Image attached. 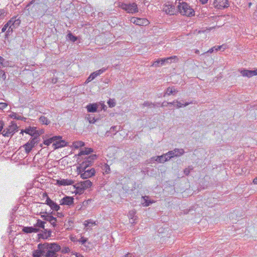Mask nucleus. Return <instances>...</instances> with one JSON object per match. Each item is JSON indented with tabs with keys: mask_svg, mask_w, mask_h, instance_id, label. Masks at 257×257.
<instances>
[{
	"mask_svg": "<svg viewBox=\"0 0 257 257\" xmlns=\"http://www.w3.org/2000/svg\"><path fill=\"white\" fill-rule=\"evenodd\" d=\"M163 11L167 14L170 15H174L175 12V7L170 5H166L163 8Z\"/></svg>",
	"mask_w": 257,
	"mask_h": 257,
	"instance_id": "dca6fc26",
	"label": "nucleus"
},
{
	"mask_svg": "<svg viewBox=\"0 0 257 257\" xmlns=\"http://www.w3.org/2000/svg\"><path fill=\"white\" fill-rule=\"evenodd\" d=\"M45 223V222L42 221L40 219H38L37 222L36 224L37 225V226H38V227L42 228L44 230Z\"/></svg>",
	"mask_w": 257,
	"mask_h": 257,
	"instance_id": "c9c22d12",
	"label": "nucleus"
},
{
	"mask_svg": "<svg viewBox=\"0 0 257 257\" xmlns=\"http://www.w3.org/2000/svg\"><path fill=\"white\" fill-rule=\"evenodd\" d=\"M93 152V150L91 148H85L83 150L80 151L78 154L79 156L84 155H88Z\"/></svg>",
	"mask_w": 257,
	"mask_h": 257,
	"instance_id": "5701e85b",
	"label": "nucleus"
},
{
	"mask_svg": "<svg viewBox=\"0 0 257 257\" xmlns=\"http://www.w3.org/2000/svg\"><path fill=\"white\" fill-rule=\"evenodd\" d=\"M106 70V68H102L98 70L93 72L87 78V79H86V80L85 81V83H87L89 82H90L91 81H92V80L95 79L97 76H99L102 73L104 72Z\"/></svg>",
	"mask_w": 257,
	"mask_h": 257,
	"instance_id": "1a4fd4ad",
	"label": "nucleus"
},
{
	"mask_svg": "<svg viewBox=\"0 0 257 257\" xmlns=\"http://www.w3.org/2000/svg\"><path fill=\"white\" fill-rule=\"evenodd\" d=\"M87 118L90 123H94L96 121V119L92 114H89Z\"/></svg>",
	"mask_w": 257,
	"mask_h": 257,
	"instance_id": "a19ab883",
	"label": "nucleus"
},
{
	"mask_svg": "<svg viewBox=\"0 0 257 257\" xmlns=\"http://www.w3.org/2000/svg\"><path fill=\"white\" fill-rule=\"evenodd\" d=\"M76 257H84L82 255L79 254V253H77L76 254Z\"/></svg>",
	"mask_w": 257,
	"mask_h": 257,
	"instance_id": "338daca9",
	"label": "nucleus"
},
{
	"mask_svg": "<svg viewBox=\"0 0 257 257\" xmlns=\"http://www.w3.org/2000/svg\"><path fill=\"white\" fill-rule=\"evenodd\" d=\"M157 103H153L149 101H146L142 104L144 106H147L150 107H155Z\"/></svg>",
	"mask_w": 257,
	"mask_h": 257,
	"instance_id": "473e14b6",
	"label": "nucleus"
},
{
	"mask_svg": "<svg viewBox=\"0 0 257 257\" xmlns=\"http://www.w3.org/2000/svg\"><path fill=\"white\" fill-rule=\"evenodd\" d=\"M52 231L51 230H48L44 229V230L42 233L38 234L39 238H43L44 239H47L51 236Z\"/></svg>",
	"mask_w": 257,
	"mask_h": 257,
	"instance_id": "412c9836",
	"label": "nucleus"
},
{
	"mask_svg": "<svg viewBox=\"0 0 257 257\" xmlns=\"http://www.w3.org/2000/svg\"><path fill=\"white\" fill-rule=\"evenodd\" d=\"M87 238H84L83 237H81L78 240V241L80 242L82 244L84 245V244L87 242Z\"/></svg>",
	"mask_w": 257,
	"mask_h": 257,
	"instance_id": "49530a36",
	"label": "nucleus"
},
{
	"mask_svg": "<svg viewBox=\"0 0 257 257\" xmlns=\"http://www.w3.org/2000/svg\"><path fill=\"white\" fill-rule=\"evenodd\" d=\"M60 205L71 206L74 204V198L73 197L65 196L60 201Z\"/></svg>",
	"mask_w": 257,
	"mask_h": 257,
	"instance_id": "9d476101",
	"label": "nucleus"
},
{
	"mask_svg": "<svg viewBox=\"0 0 257 257\" xmlns=\"http://www.w3.org/2000/svg\"><path fill=\"white\" fill-rule=\"evenodd\" d=\"M107 104L109 107H113L115 105L116 103L114 99H109L107 101Z\"/></svg>",
	"mask_w": 257,
	"mask_h": 257,
	"instance_id": "ea45409f",
	"label": "nucleus"
},
{
	"mask_svg": "<svg viewBox=\"0 0 257 257\" xmlns=\"http://www.w3.org/2000/svg\"><path fill=\"white\" fill-rule=\"evenodd\" d=\"M9 65V61L6 60L3 57L0 56V68L1 67H7Z\"/></svg>",
	"mask_w": 257,
	"mask_h": 257,
	"instance_id": "7c9ffc66",
	"label": "nucleus"
},
{
	"mask_svg": "<svg viewBox=\"0 0 257 257\" xmlns=\"http://www.w3.org/2000/svg\"><path fill=\"white\" fill-rule=\"evenodd\" d=\"M156 158H157V156L156 157H152L151 158V162L152 163V162H154L155 161H156Z\"/></svg>",
	"mask_w": 257,
	"mask_h": 257,
	"instance_id": "680f3d73",
	"label": "nucleus"
},
{
	"mask_svg": "<svg viewBox=\"0 0 257 257\" xmlns=\"http://www.w3.org/2000/svg\"><path fill=\"white\" fill-rule=\"evenodd\" d=\"M25 132L26 133V134H29L30 135H31L32 137L35 136L36 135V134H39V133L38 132V131H34V130L30 128V129H26L25 131Z\"/></svg>",
	"mask_w": 257,
	"mask_h": 257,
	"instance_id": "e433bc0d",
	"label": "nucleus"
},
{
	"mask_svg": "<svg viewBox=\"0 0 257 257\" xmlns=\"http://www.w3.org/2000/svg\"><path fill=\"white\" fill-rule=\"evenodd\" d=\"M156 161L158 163H164L167 161V159L165 158V156L164 154L161 156H157Z\"/></svg>",
	"mask_w": 257,
	"mask_h": 257,
	"instance_id": "c85d7f7f",
	"label": "nucleus"
},
{
	"mask_svg": "<svg viewBox=\"0 0 257 257\" xmlns=\"http://www.w3.org/2000/svg\"><path fill=\"white\" fill-rule=\"evenodd\" d=\"M14 17L11 18L5 25H4V27H5L6 28H8V27L9 28L10 26H11L12 23L13 22V21L14 20Z\"/></svg>",
	"mask_w": 257,
	"mask_h": 257,
	"instance_id": "de8ad7c7",
	"label": "nucleus"
},
{
	"mask_svg": "<svg viewBox=\"0 0 257 257\" xmlns=\"http://www.w3.org/2000/svg\"><path fill=\"white\" fill-rule=\"evenodd\" d=\"M198 151L201 153H205V150L203 149H200Z\"/></svg>",
	"mask_w": 257,
	"mask_h": 257,
	"instance_id": "774afa93",
	"label": "nucleus"
},
{
	"mask_svg": "<svg viewBox=\"0 0 257 257\" xmlns=\"http://www.w3.org/2000/svg\"><path fill=\"white\" fill-rule=\"evenodd\" d=\"M161 63H162L161 59H157V60L153 62L152 66H155V67H160L161 66Z\"/></svg>",
	"mask_w": 257,
	"mask_h": 257,
	"instance_id": "c03bdc74",
	"label": "nucleus"
},
{
	"mask_svg": "<svg viewBox=\"0 0 257 257\" xmlns=\"http://www.w3.org/2000/svg\"><path fill=\"white\" fill-rule=\"evenodd\" d=\"M40 133L39 134H36V135L32 137L30 140H29L30 143L34 147L35 144H37L38 142L40 141Z\"/></svg>",
	"mask_w": 257,
	"mask_h": 257,
	"instance_id": "b1692460",
	"label": "nucleus"
},
{
	"mask_svg": "<svg viewBox=\"0 0 257 257\" xmlns=\"http://www.w3.org/2000/svg\"><path fill=\"white\" fill-rule=\"evenodd\" d=\"M61 246L55 242L39 243L38 249L33 252V257H58Z\"/></svg>",
	"mask_w": 257,
	"mask_h": 257,
	"instance_id": "f257e3e1",
	"label": "nucleus"
},
{
	"mask_svg": "<svg viewBox=\"0 0 257 257\" xmlns=\"http://www.w3.org/2000/svg\"><path fill=\"white\" fill-rule=\"evenodd\" d=\"M209 4L218 9H222L228 7V0H210Z\"/></svg>",
	"mask_w": 257,
	"mask_h": 257,
	"instance_id": "39448f33",
	"label": "nucleus"
},
{
	"mask_svg": "<svg viewBox=\"0 0 257 257\" xmlns=\"http://www.w3.org/2000/svg\"><path fill=\"white\" fill-rule=\"evenodd\" d=\"M69 251V248L68 247H65L63 250H62V252L63 253H66V252H68V251Z\"/></svg>",
	"mask_w": 257,
	"mask_h": 257,
	"instance_id": "bf43d9fd",
	"label": "nucleus"
},
{
	"mask_svg": "<svg viewBox=\"0 0 257 257\" xmlns=\"http://www.w3.org/2000/svg\"><path fill=\"white\" fill-rule=\"evenodd\" d=\"M223 45H221V46H215L213 48H211V49H210L207 52L208 53H212L214 50L216 51H217L218 50H220L221 49V48H223V49H225V48L223 47Z\"/></svg>",
	"mask_w": 257,
	"mask_h": 257,
	"instance_id": "72a5a7b5",
	"label": "nucleus"
},
{
	"mask_svg": "<svg viewBox=\"0 0 257 257\" xmlns=\"http://www.w3.org/2000/svg\"><path fill=\"white\" fill-rule=\"evenodd\" d=\"M96 158V155H91L85 158V160L80 164L79 166L81 167V168L86 169L87 167L92 165L93 161Z\"/></svg>",
	"mask_w": 257,
	"mask_h": 257,
	"instance_id": "423d86ee",
	"label": "nucleus"
},
{
	"mask_svg": "<svg viewBox=\"0 0 257 257\" xmlns=\"http://www.w3.org/2000/svg\"><path fill=\"white\" fill-rule=\"evenodd\" d=\"M119 7L130 14H134L138 12L137 5L134 3L128 4L121 3Z\"/></svg>",
	"mask_w": 257,
	"mask_h": 257,
	"instance_id": "20e7f679",
	"label": "nucleus"
},
{
	"mask_svg": "<svg viewBox=\"0 0 257 257\" xmlns=\"http://www.w3.org/2000/svg\"><path fill=\"white\" fill-rule=\"evenodd\" d=\"M105 172L106 173H109L110 171V168H109V166L106 164L105 166Z\"/></svg>",
	"mask_w": 257,
	"mask_h": 257,
	"instance_id": "6e6d98bb",
	"label": "nucleus"
},
{
	"mask_svg": "<svg viewBox=\"0 0 257 257\" xmlns=\"http://www.w3.org/2000/svg\"><path fill=\"white\" fill-rule=\"evenodd\" d=\"M121 129V127L120 125L112 126L110 127L109 131L106 132L105 136L108 137L111 133H113V135H115L117 132L120 131Z\"/></svg>",
	"mask_w": 257,
	"mask_h": 257,
	"instance_id": "6ab92c4d",
	"label": "nucleus"
},
{
	"mask_svg": "<svg viewBox=\"0 0 257 257\" xmlns=\"http://www.w3.org/2000/svg\"><path fill=\"white\" fill-rule=\"evenodd\" d=\"M177 92L178 90L175 88V86L169 87L166 89L163 96H165L166 95H175Z\"/></svg>",
	"mask_w": 257,
	"mask_h": 257,
	"instance_id": "a211bd4d",
	"label": "nucleus"
},
{
	"mask_svg": "<svg viewBox=\"0 0 257 257\" xmlns=\"http://www.w3.org/2000/svg\"><path fill=\"white\" fill-rule=\"evenodd\" d=\"M131 22L139 26H146L149 24V21L146 19L133 18Z\"/></svg>",
	"mask_w": 257,
	"mask_h": 257,
	"instance_id": "f8f14e48",
	"label": "nucleus"
},
{
	"mask_svg": "<svg viewBox=\"0 0 257 257\" xmlns=\"http://www.w3.org/2000/svg\"><path fill=\"white\" fill-rule=\"evenodd\" d=\"M253 183L255 184H257V177L255 178L253 180Z\"/></svg>",
	"mask_w": 257,
	"mask_h": 257,
	"instance_id": "69168bd1",
	"label": "nucleus"
},
{
	"mask_svg": "<svg viewBox=\"0 0 257 257\" xmlns=\"http://www.w3.org/2000/svg\"><path fill=\"white\" fill-rule=\"evenodd\" d=\"M132 256H133V254L131 253H127V254H125V257H132Z\"/></svg>",
	"mask_w": 257,
	"mask_h": 257,
	"instance_id": "0e129e2a",
	"label": "nucleus"
},
{
	"mask_svg": "<svg viewBox=\"0 0 257 257\" xmlns=\"http://www.w3.org/2000/svg\"><path fill=\"white\" fill-rule=\"evenodd\" d=\"M193 169V166H188V168H185L184 170V174L188 176V175H189L190 171H192Z\"/></svg>",
	"mask_w": 257,
	"mask_h": 257,
	"instance_id": "79ce46f5",
	"label": "nucleus"
},
{
	"mask_svg": "<svg viewBox=\"0 0 257 257\" xmlns=\"http://www.w3.org/2000/svg\"><path fill=\"white\" fill-rule=\"evenodd\" d=\"M74 181L72 180L62 179L61 180H57L56 184L59 186H67L73 185Z\"/></svg>",
	"mask_w": 257,
	"mask_h": 257,
	"instance_id": "2eb2a0df",
	"label": "nucleus"
},
{
	"mask_svg": "<svg viewBox=\"0 0 257 257\" xmlns=\"http://www.w3.org/2000/svg\"><path fill=\"white\" fill-rule=\"evenodd\" d=\"M24 147L25 148L26 152L28 154L32 150V148L34 147L30 143V141L27 143Z\"/></svg>",
	"mask_w": 257,
	"mask_h": 257,
	"instance_id": "c756f323",
	"label": "nucleus"
},
{
	"mask_svg": "<svg viewBox=\"0 0 257 257\" xmlns=\"http://www.w3.org/2000/svg\"><path fill=\"white\" fill-rule=\"evenodd\" d=\"M74 187L76 189V190L78 191V192L79 194L82 193L84 192V190H85V189L81 190L80 189H79L78 188H77V186H76V184L74 185Z\"/></svg>",
	"mask_w": 257,
	"mask_h": 257,
	"instance_id": "864d4df0",
	"label": "nucleus"
},
{
	"mask_svg": "<svg viewBox=\"0 0 257 257\" xmlns=\"http://www.w3.org/2000/svg\"><path fill=\"white\" fill-rule=\"evenodd\" d=\"M87 110L89 112H95L97 111L98 105L97 103H89L86 106Z\"/></svg>",
	"mask_w": 257,
	"mask_h": 257,
	"instance_id": "4be33fe9",
	"label": "nucleus"
},
{
	"mask_svg": "<svg viewBox=\"0 0 257 257\" xmlns=\"http://www.w3.org/2000/svg\"><path fill=\"white\" fill-rule=\"evenodd\" d=\"M240 73L241 75L244 77H247L248 78H250L253 76L255 75L254 71L253 70H247V69H243L241 70Z\"/></svg>",
	"mask_w": 257,
	"mask_h": 257,
	"instance_id": "aec40b11",
	"label": "nucleus"
},
{
	"mask_svg": "<svg viewBox=\"0 0 257 257\" xmlns=\"http://www.w3.org/2000/svg\"><path fill=\"white\" fill-rule=\"evenodd\" d=\"M77 169L78 171V174L80 175L81 178L83 179L91 177L94 176L95 174V170L94 168L86 170L78 166Z\"/></svg>",
	"mask_w": 257,
	"mask_h": 257,
	"instance_id": "7ed1b4c3",
	"label": "nucleus"
},
{
	"mask_svg": "<svg viewBox=\"0 0 257 257\" xmlns=\"http://www.w3.org/2000/svg\"><path fill=\"white\" fill-rule=\"evenodd\" d=\"M67 38L73 42H75L78 39L77 37L74 36L71 32L67 35Z\"/></svg>",
	"mask_w": 257,
	"mask_h": 257,
	"instance_id": "f704fd0d",
	"label": "nucleus"
},
{
	"mask_svg": "<svg viewBox=\"0 0 257 257\" xmlns=\"http://www.w3.org/2000/svg\"><path fill=\"white\" fill-rule=\"evenodd\" d=\"M39 122L43 124L46 125H48L51 122L47 117L43 115H42L39 117Z\"/></svg>",
	"mask_w": 257,
	"mask_h": 257,
	"instance_id": "bb28decb",
	"label": "nucleus"
},
{
	"mask_svg": "<svg viewBox=\"0 0 257 257\" xmlns=\"http://www.w3.org/2000/svg\"><path fill=\"white\" fill-rule=\"evenodd\" d=\"M165 156V158L167 159V161L169 160L172 158V156L171 155H168V152L164 154Z\"/></svg>",
	"mask_w": 257,
	"mask_h": 257,
	"instance_id": "5fc2aeb1",
	"label": "nucleus"
},
{
	"mask_svg": "<svg viewBox=\"0 0 257 257\" xmlns=\"http://www.w3.org/2000/svg\"><path fill=\"white\" fill-rule=\"evenodd\" d=\"M175 56H172L166 58H162V63L161 64V65H165L166 64L171 63L172 62V59H175Z\"/></svg>",
	"mask_w": 257,
	"mask_h": 257,
	"instance_id": "a878e982",
	"label": "nucleus"
},
{
	"mask_svg": "<svg viewBox=\"0 0 257 257\" xmlns=\"http://www.w3.org/2000/svg\"><path fill=\"white\" fill-rule=\"evenodd\" d=\"M17 125L16 124H13L9 126L6 129H5L2 134L5 137H9L11 134L13 135L15 132L17 131Z\"/></svg>",
	"mask_w": 257,
	"mask_h": 257,
	"instance_id": "0eeeda50",
	"label": "nucleus"
},
{
	"mask_svg": "<svg viewBox=\"0 0 257 257\" xmlns=\"http://www.w3.org/2000/svg\"><path fill=\"white\" fill-rule=\"evenodd\" d=\"M191 103H192V102H187L183 103H182L181 102L177 100H175L173 102H167V104L173 105L176 106L177 108H180V107H182V106H186Z\"/></svg>",
	"mask_w": 257,
	"mask_h": 257,
	"instance_id": "f3484780",
	"label": "nucleus"
},
{
	"mask_svg": "<svg viewBox=\"0 0 257 257\" xmlns=\"http://www.w3.org/2000/svg\"><path fill=\"white\" fill-rule=\"evenodd\" d=\"M135 214V212L134 211H131L129 212L130 216L131 217L132 219H134Z\"/></svg>",
	"mask_w": 257,
	"mask_h": 257,
	"instance_id": "13d9d810",
	"label": "nucleus"
},
{
	"mask_svg": "<svg viewBox=\"0 0 257 257\" xmlns=\"http://www.w3.org/2000/svg\"><path fill=\"white\" fill-rule=\"evenodd\" d=\"M46 215H41V217L45 220L51 222L52 220H54V217L51 215L50 214H48L46 212H45Z\"/></svg>",
	"mask_w": 257,
	"mask_h": 257,
	"instance_id": "393cba45",
	"label": "nucleus"
},
{
	"mask_svg": "<svg viewBox=\"0 0 257 257\" xmlns=\"http://www.w3.org/2000/svg\"><path fill=\"white\" fill-rule=\"evenodd\" d=\"M33 227V228L34 229L35 231H34V232H38L40 231V228L37 226V225L35 224Z\"/></svg>",
	"mask_w": 257,
	"mask_h": 257,
	"instance_id": "4d7b16f0",
	"label": "nucleus"
},
{
	"mask_svg": "<svg viewBox=\"0 0 257 257\" xmlns=\"http://www.w3.org/2000/svg\"><path fill=\"white\" fill-rule=\"evenodd\" d=\"M6 74L4 71L2 69H0V81L1 80H5L6 79Z\"/></svg>",
	"mask_w": 257,
	"mask_h": 257,
	"instance_id": "37998d69",
	"label": "nucleus"
},
{
	"mask_svg": "<svg viewBox=\"0 0 257 257\" xmlns=\"http://www.w3.org/2000/svg\"><path fill=\"white\" fill-rule=\"evenodd\" d=\"M84 145V143L81 141L76 142L73 144L74 147L77 149L79 148V147H83Z\"/></svg>",
	"mask_w": 257,
	"mask_h": 257,
	"instance_id": "58836bf2",
	"label": "nucleus"
},
{
	"mask_svg": "<svg viewBox=\"0 0 257 257\" xmlns=\"http://www.w3.org/2000/svg\"><path fill=\"white\" fill-rule=\"evenodd\" d=\"M95 222L92 220H88L85 221L84 225L86 227H91L93 225H95Z\"/></svg>",
	"mask_w": 257,
	"mask_h": 257,
	"instance_id": "4c0bfd02",
	"label": "nucleus"
},
{
	"mask_svg": "<svg viewBox=\"0 0 257 257\" xmlns=\"http://www.w3.org/2000/svg\"><path fill=\"white\" fill-rule=\"evenodd\" d=\"M92 186V182L89 180H86L83 181L76 183V186L81 190L86 189Z\"/></svg>",
	"mask_w": 257,
	"mask_h": 257,
	"instance_id": "9b49d317",
	"label": "nucleus"
},
{
	"mask_svg": "<svg viewBox=\"0 0 257 257\" xmlns=\"http://www.w3.org/2000/svg\"><path fill=\"white\" fill-rule=\"evenodd\" d=\"M210 0H199V1L202 3V4H206L208 1L209 2Z\"/></svg>",
	"mask_w": 257,
	"mask_h": 257,
	"instance_id": "052dcab7",
	"label": "nucleus"
},
{
	"mask_svg": "<svg viewBox=\"0 0 257 257\" xmlns=\"http://www.w3.org/2000/svg\"><path fill=\"white\" fill-rule=\"evenodd\" d=\"M14 17L11 18L5 25H4V27H5L6 28H8V27L9 28L10 26H11L12 23L13 22V21L14 20Z\"/></svg>",
	"mask_w": 257,
	"mask_h": 257,
	"instance_id": "09e8293b",
	"label": "nucleus"
},
{
	"mask_svg": "<svg viewBox=\"0 0 257 257\" xmlns=\"http://www.w3.org/2000/svg\"><path fill=\"white\" fill-rule=\"evenodd\" d=\"M6 12L4 10H0V20L3 19L6 16Z\"/></svg>",
	"mask_w": 257,
	"mask_h": 257,
	"instance_id": "8fccbe9b",
	"label": "nucleus"
},
{
	"mask_svg": "<svg viewBox=\"0 0 257 257\" xmlns=\"http://www.w3.org/2000/svg\"><path fill=\"white\" fill-rule=\"evenodd\" d=\"M8 106L7 103L5 102H0V109H4Z\"/></svg>",
	"mask_w": 257,
	"mask_h": 257,
	"instance_id": "603ef678",
	"label": "nucleus"
},
{
	"mask_svg": "<svg viewBox=\"0 0 257 257\" xmlns=\"http://www.w3.org/2000/svg\"><path fill=\"white\" fill-rule=\"evenodd\" d=\"M185 153V151L183 149H175L173 151L168 152V155H171L172 158L173 157H179L182 156Z\"/></svg>",
	"mask_w": 257,
	"mask_h": 257,
	"instance_id": "4468645a",
	"label": "nucleus"
},
{
	"mask_svg": "<svg viewBox=\"0 0 257 257\" xmlns=\"http://www.w3.org/2000/svg\"><path fill=\"white\" fill-rule=\"evenodd\" d=\"M21 23V20L19 19H16V18H14L13 22L12 23L11 26L8 29V30L7 31L6 34V37H7L9 35L10 32H13L14 29L18 27Z\"/></svg>",
	"mask_w": 257,
	"mask_h": 257,
	"instance_id": "6e6552de",
	"label": "nucleus"
},
{
	"mask_svg": "<svg viewBox=\"0 0 257 257\" xmlns=\"http://www.w3.org/2000/svg\"><path fill=\"white\" fill-rule=\"evenodd\" d=\"M45 203L49 206L51 209L55 211H58L60 208L59 205L52 200L49 197H47Z\"/></svg>",
	"mask_w": 257,
	"mask_h": 257,
	"instance_id": "ddd939ff",
	"label": "nucleus"
},
{
	"mask_svg": "<svg viewBox=\"0 0 257 257\" xmlns=\"http://www.w3.org/2000/svg\"><path fill=\"white\" fill-rule=\"evenodd\" d=\"M22 231L26 233H30L34 232V231H35L34 229L33 228V227L30 226V227H24L22 229Z\"/></svg>",
	"mask_w": 257,
	"mask_h": 257,
	"instance_id": "2f4dec72",
	"label": "nucleus"
},
{
	"mask_svg": "<svg viewBox=\"0 0 257 257\" xmlns=\"http://www.w3.org/2000/svg\"><path fill=\"white\" fill-rule=\"evenodd\" d=\"M58 222V220L56 217H54V220H52L51 222H50L51 224L54 227H56L57 226V222Z\"/></svg>",
	"mask_w": 257,
	"mask_h": 257,
	"instance_id": "3c124183",
	"label": "nucleus"
},
{
	"mask_svg": "<svg viewBox=\"0 0 257 257\" xmlns=\"http://www.w3.org/2000/svg\"><path fill=\"white\" fill-rule=\"evenodd\" d=\"M52 145L53 150L63 147L66 146V143L64 140H62L61 136H54L49 139L44 140L43 144L46 146H49L52 142H54Z\"/></svg>",
	"mask_w": 257,
	"mask_h": 257,
	"instance_id": "f03ea898",
	"label": "nucleus"
},
{
	"mask_svg": "<svg viewBox=\"0 0 257 257\" xmlns=\"http://www.w3.org/2000/svg\"><path fill=\"white\" fill-rule=\"evenodd\" d=\"M148 198L149 197L146 196L142 197V198L144 201V202H142V204L144 206H148L153 203V201L148 199Z\"/></svg>",
	"mask_w": 257,
	"mask_h": 257,
	"instance_id": "cd10ccee",
	"label": "nucleus"
},
{
	"mask_svg": "<svg viewBox=\"0 0 257 257\" xmlns=\"http://www.w3.org/2000/svg\"><path fill=\"white\" fill-rule=\"evenodd\" d=\"M167 102H163V103L161 104V106L162 107H163V106H167Z\"/></svg>",
	"mask_w": 257,
	"mask_h": 257,
	"instance_id": "e2e57ef3",
	"label": "nucleus"
},
{
	"mask_svg": "<svg viewBox=\"0 0 257 257\" xmlns=\"http://www.w3.org/2000/svg\"><path fill=\"white\" fill-rule=\"evenodd\" d=\"M10 116L11 118H13L14 119H16L18 120L22 119V116L18 115L16 113H13L12 114L10 115Z\"/></svg>",
	"mask_w": 257,
	"mask_h": 257,
	"instance_id": "a18cd8bd",
	"label": "nucleus"
}]
</instances>
